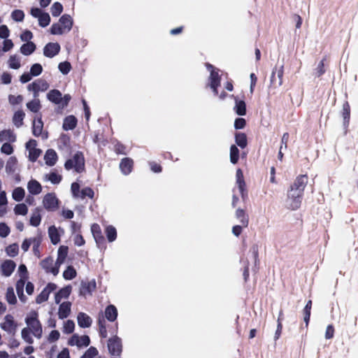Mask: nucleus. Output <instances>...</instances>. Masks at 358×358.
<instances>
[{
	"mask_svg": "<svg viewBox=\"0 0 358 358\" xmlns=\"http://www.w3.org/2000/svg\"><path fill=\"white\" fill-rule=\"evenodd\" d=\"M307 184V177L304 175L296 177L287 192L285 205L291 210L298 209L301 203L305 187Z\"/></svg>",
	"mask_w": 358,
	"mask_h": 358,
	"instance_id": "nucleus-1",
	"label": "nucleus"
},
{
	"mask_svg": "<svg viewBox=\"0 0 358 358\" xmlns=\"http://www.w3.org/2000/svg\"><path fill=\"white\" fill-rule=\"evenodd\" d=\"M27 327L21 331L22 338L28 343L34 342L33 336L41 338L43 334L41 323L38 320V314L35 310L30 311L25 317Z\"/></svg>",
	"mask_w": 358,
	"mask_h": 358,
	"instance_id": "nucleus-2",
	"label": "nucleus"
},
{
	"mask_svg": "<svg viewBox=\"0 0 358 358\" xmlns=\"http://www.w3.org/2000/svg\"><path fill=\"white\" fill-rule=\"evenodd\" d=\"M73 26V20L70 15H64L59 20L58 22L54 23L50 29V32L52 35H62L69 32Z\"/></svg>",
	"mask_w": 358,
	"mask_h": 358,
	"instance_id": "nucleus-3",
	"label": "nucleus"
},
{
	"mask_svg": "<svg viewBox=\"0 0 358 358\" xmlns=\"http://www.w3.org/2000/svg\"><path fill=\"white\" fill-rule=\"evenodd\" d=\"M66 170L73 169L78 173L83 172L85 169V159L81 152L76 153L71 159L67 160L64 164Z\"/></svg>",
	"mask_w": 358,
	"mask_h": 358,
	"instance_id": "nucleus-4",
	"label": "nucleus"
},
{
	"mask_svg": "<svg viewBox=\"0 0 358 358\" xmlns=\"http://www.w3.org/2000/svg\"><path fill=\"white\" fill-rule=\"evenodd\" d=\"M47 97L50 101L59 104L63 107L66 106L71 99V96L69 94H66L62 97V93L57 90H53L48 92Z\"/></svg>",
	"mask_w": 358,
	"mask_h": 358,
	"instance_id": "nucleus-5",
	"label": "nucleus"
},
{
	"mask_svg": "<svg viewBox=\"0 0 358 358\" xmlns=\"http://www.w3.org/2000/svg\"><path fill=\"white\" fill-rule=\"evenodd\" d=\"M49 87L48 83L42 79H38L27 86V90L34 93V97L36 98L39 92L46 91Z\"/></svg>",
	"mask_w": 358,
	"mask_h": 358,
	"instance_id": "nucleus-6",
	"label": "nucleus"
},
{
	"mask_svg": "<svg viewBox=\"0 0 358 358\" xmlns=\"http://www.w3.org/2000/svg\"><path fill=\"white\" fill-rule=\"evenodd\" d=\"M31 15L38 19V24L42 27H47L50 22V17L48 13L43 12L40 8H33L30 11Z\"/></svg>",
	"mask_w": 358,
	"mask_h": 358,
	"instance_id": "nucleus-7",
	"label": "nucleus"
},
{
	"mask_svg": "<svg viewBox=\"0 0 358 358\" xmlns=\"http://www.w3.org/2000/svg\"><path fill=\"white\" fill-rule=\"evenodd\" d=\"M90 339L88 336L73 334L68 340V345L70 346H76L78 348L87 347L90 345Z\"/></svg>",
	"mask_w": 358,
	"mask_h": 358,
	"instance_id": "nucleus-8",
	"label": "nucleus"
},
{
	"mask_svg": "<svg viewBox=\"0 0 358 358\" xmlns=\"http://www.w3.org/2000/svg\"><path fill=\"white\" fill-rule=\"evenodd\" d=\"M208 69L210 71L209 78V85L213 90L215 94H217V87L220 85V77L218 73V71L215 70L211 65H207Z\"/></svg>",
	"mask_w": 358,
	"mask_h": 358,
	"instance_id": "nucleus-9",
	"label": "nucleus"
},
{
	"mask_svg": "<svg viewBox=\"0 0 358 358\" xmlns=\"http://www.w3.org/2000/svg\"><path fill=\"white\" fill-rule=\"evenodd\" d=\"M43 205L48 210H55L58 208L59 201L54 193H48L43 197Z\"/></svg>",
	"mask_w": 358,
	"mask_h": 358,
	"instance_id": "nucleus-10",
	"label": "nucleus"
},
{
	"mask_svg": "<svg viewBox=\"0 0 358 358\" xmlns=\"http://www.w3.org/2000/svg\"><path fill=\"white\" fill-rule=\"evenodd\" d=\"M18 273L20 275V279L17 282L16 289L19 293L20 292L22 291L23 287L29 278L28 271L25 265H20L18 268Z\"/></svg>",
	"mask_w": 358,
	"mask_h": 358,
	"instance_id": "nucleus-11",
	"label": "nucleus"
},
{
	"mask_svg": "<svg viewBox=\"0 0 358 358\" xmlns=\"http://www.w3.org/2000/svg\"><path fill=\"white\" fill-rule=\"evenodd\" d=\"M108 348L112 355L119 356L122 352L121 340L117 336L110 338L108 343Z\"/></svg>",
	"mask_w": 358,
	"mask_h": 358,
	"instance_id": "nucleus-12",
	"label": "nucleus"
},
{
	"mask_svg": "<svg viewBox=\"0 0 358 358\" xmlns=\"http://www.w3.org/2000/svg\"><path fill=\"white\" fill-rule=\"evenodd\" d=\"M41 266L47 273H50L54 275L59 273V268L51 257H48L41 261Z\"/></svg>",
	"mask_w": 358,
	"mask_h": 358,
	"instance_id": "nucleus-13",
	"label": "nucleus"
},
{
	"mask_svg": "<svg viewBox=\"0 0 358 358\" xmlns=\"http://www.w3.org/2000/svg\"><path fill=\"white\" fill-rule=\"evenodd\" d=\"M61 49L60 45L58 43L50 42L47 43L43 48V55L48 58L55 57L59 52Z\"/></svg>",
	"mask_w": 358,
	"mask_h": 358,
	"instance_id": "nucleus-14",
	"label": "nucleus"
},
{
	"mask_svg": "<svg viewBox=\"0 0 358 358\" xmlns=\"http://www.w3.org/2000/svg\"><path fill=\"white\" fill-rule=\"evenodd\" d=\"M96 283L95 280H91L88 282H82L80 288V294L82 296L91 295L96 289Z\"/></svg>",
	"mask_w": 358,
	"mask_h": 358,
	"instance_id": "nucleus-15",
	"label": "nucleus"
},
{
	"mask_svg": "<svg viewBox=\"0 0 358 358\" xmlns=\"http://www.w3.org/2000/svg\"><path fill=\"white\" fill-rule=\"evenodd\" d=\"M26 148L29 151V159L31 161H36L41 153V151L36 148V142L34 140H30L26 144Z\"/></svg>",
	"mask_w": 358,
	"mask_h": 358,
	"instance_id": "nucleus-16",
	"label": "nucleus"
},
{
	"mask_svg": "<svg viewBox=\"0 0 358 358\" xmlns=\"http://www.w3.org/2000/svg\"><path fill=\"white\" fill-rule=\"evenodd\" d=\"M64 233L62 229L51 226L48 229V235L52 244L56 245L60 241V236Z\"/></svg>",
	"mask_w": 358,
	"mask_h": 358,
	"instance_id": "nucleus-17",
	"label": "nucleus"
},
{
	"mask_svg": "<svg viewBox=\"0 0 358 358\" xmlns=\"http://www.w3.org/2000/svg\"><path fill=\"white\" fill-rule=\"evenodd\" d=\"M236 184L238 187L241 196L243 197L246 194L245 183L243 172L241 169H237L236 173Z\"/></svg>",
	"mask_w": 358,
	"mask_h": 358,
	"instance_id": "nucleus-18",
	"label": "nucleus"
},
{
	"mask_svg": "<svg viewBox=\"0 0 358 358\" xmlns=\"http://www.w3.org/2000/svg\"><path fill=\"white\" fill-rule=\"evenodd\" d=\"M27 187L31 194L37 195L42 192L41 185L34 179H31L28 182Z\"/></svg>",
	"mask_w": 358,
	"mask_h": 358,
	"instance_id": "nucleus-19",
	"label": "nucleus"
},
{
	"mask_svg": "<svg viewBox=\"0 0 358 358\" xmlns=\"http://www.w3.org/2000/svg\"><path fill=\"white\" fill-rule=\"evenodd\" d=\"M71 303L69 301L63 302L59 307L58 317L59 319L67 317L71 313Z\"/></svg>",
	"mask_w": 358,
	"mask_h": 358,
	"instance_id": "nucleus-20",
	"label": "nucleus"
},
{
	"mask_svg": "<svg viewBox=\"0 0 358 358\" xmlns=\"http://www.w3.org/2000/svg\"><path fill=\"white\" fill-rule=\"evenodd\" d=\"M68 255V247L62 245L59 248L57 251V257L55 262V264L59 268L62 264L65 262V259Z\"/></svg>",
	"mask_w": 358,
	"mask_h": 358,
	"instance_id": "nucleus-21",
	"label": "nucleus"
},
{
	"mask_svg": "<svg viewBox=\"0 0 358 358\" xmlns=\"http://www.w3.org/2000/svg\"><path fill=\"white\" fill-rule=\"evenodd\" d=\"M78 325L82 328H87L92 324V319L85 313H80L77 316Z\"/></svg>",
	"mask_w": 358,
	"mask_h": 358,
	"instance_id": "nucleus-22",
	"label": "nucleus"
},
{
	"mask_svg": "<svg viewBox=\"0 0 358 358\" xmlns=\"http://www.w3.org/2000/svg\"><path fill=\"white\" fill-rule=\"evenodd\" d=\"M235 106L234 110L238 115L243 116L246 114V105L243 100L234 97Z\"/></svg>",
	"mask_w": 358,
	"mask_h": 358,
	"instance_id": "nucleus-23",
	"label": "nucleus"
},
{
	"mask_svg": "<svg viewBox=\"0 0 358 358\" xmlns=\"http://www.w3.org/2000/svg\"><path fill=\"white\" fill-rule=\"evenodd\" d=\"M71 292V287L66 286L62 288L59 292H57L55 296V300L57 303H59L62 299H66L69 297Z\"/></svg>",
	"mask_w": 358,
	"mask_h": 358,
	"instance_id": "nucleus-24",
	"label": "nucleus"
},
{
	"mask_svg": "<svg viewBox=\"0 0 358 358\" xmlns=\"http://www.w3.org/2000/svg\"><path fill=\"white\" fill-rule=\"evenodd\" d=\"M45 164L48 166H53L57 161V155L54 150H48L44 155Z\"/></svg>",
	"mask_w": 358,
	"mask_h": 358,
	"instance_id": "nucleus-25",
	"label": "nucleus"
},
{
	"mask_svg": "<svg viewBox=\"0 0 358 358\" xmlns=\"http://www.w3.org/2000/svg\"><path fill=\"white\" fill-rule=\"evenodd\" d=\"M15 267V264L12 260H6L1 264V271L5 276L11 275Z\"/></svg>",
	"mask_w": 358,
	"mask_h": 358,
	"instance_id": "nucleus-26",
	"label": "nucleus"
},
{
	"mask_svg": "<svg viewBox=\"0 0 358 358\" xmlns=\"http://www.w3.org/2000/svg\"><path fill=\"white\" fill-rule=\"evenodd\" d=\"M117 316V310L113 305H110L105 310V317L110 322H114Z\"/></svg>",
	"mask_w": 358,
	"mask_h": 358,
	"instance_id": "nucleus-27",
	"label": "nucleus"
},
{
	"mask_svg": "<svg viewBox=\"0 0 358 358\" xmlns=\"http://www.w3.org/2000/svg\"><path fill=\"white\" fill-rule=\"evenodd\" d=\"M15 136L10 130H3L0 131V142L12 143L15 141Z\"/></svg>",
	"mask_w": 358,
	"mask_h": 358,
	"instance_id": "nucleus-28",
	"label": "nucleus"
},
{
	"mask_svg": "<svg viewBox=\"0 0 358 358\" xmlns=\"http://www.w3.org/2000/svg\"><path fill=\"white\" fill-rule=\"evenodd\" d=\"M133 166V161L131 159H123L120 164V168L122 172L127 175L131 173Z\"/></svg>",
	"mask_w": 358,
	"mask_h": 358,
	"instance_id": "nucleus-29",
	"label": "nucleus"
},
{
	"mask_svg": "<svg viewBox=\"0 0 358 358\" xmlns=\"http://www.w3.org/2000/svg\"><path fill=\"white\" fill-rule=\"evenodd\" d=\"M11 196L14 201L20 202L25 196V190L22 187H17L13 189Z\"/></svg>",
	"mask_w": 358,
	"mask_h": 358,
	"instance_id": "nucleus-30",
	"label": "nucleus"
},
{
	"mask_svg": "<svg viewBox=\"0 0 358 358\" xmlns=\"http://www.w3.org/2000/svg\"><path fill=\"white\" fill-rule=\"evenodd\" d=\"M77 124V120L73 115L66 117L63 123V128L64 130H71L76 127Z\"/></svg>",
	"mask_w": 358,
	"mask_h": 358,
	"instance_id": "nucleus-31",
	"label": "nucleus"
},
{
	"mask_svg": "<svg viewBox=\"0 0 358 358\" xmlns=\"http://www.w3.org/2000/svg\"><path fill=\"white\" fill-rule=\"evenodd\" d=\"M8 64L9 68L12 69H19L21 67L20 57L16 55L10 56Z\"/></svg>",
	"mask_w": 358,
	"mask_h": 358,
	"instance_id": "nucleus-32",
	"label": "nucleus"
},
{
	"mask_svg": "<svg viewBox=\"0 0 358 358\" xmlns=\"http://www.w3.org/2000/svg\"><path fill=\"white\" fill-rule=\"evenodd\" d=\"M235 141L238 146L241 148H246L248 145L247 136L244 133H237L235 135Z\"/></svg>",
	"mask_w": 358,
	"mask_h": 358,
	"instance_id": "nucleus-33",
	"label": "nucleus"
},
{
	"mask_svg": "<svg viewBox=\"0 0 358 358\" xmlns=\"http://www.w3.org/2000/svg\"><path fill=\"white\" fill-rule=\"evenodd\" d=\"M36 49V45L32 42H27V43L23 44L20 48V52L22 54L24 55H29Z\"/></svg>",
	"mask_w": 358,
	"mask_h": 358,
	"instance_id": "nucleus-34",
	"label": "nucleus"
},
{
	"mask_svg": "<svg viewBox=\"0 0 358 358\" xmlns=\"http://www.w3.org/2000/svg\"><path fill=\"white\" fill-rule=\"evenodd\" d=\"M77 275L76 269L72 266H68L63 272V278L66 280L75 278Z\"/></svg>",
	"mask_w": 358,
	"mask_h": 358,
	"instance_id": "nucleus-35",
	"label": "nucleus"
},
{
	"mask_svg": "<svg viewBox=\"0 0 358 358\" xmlns=\"http://www.w3.org/2000/svg\"><path fill=\"white\" fill-rule=\"evenodd\" d=\"M45 180L50 181L51 183L55 185L59 184L62 180V176L55 172H51L46 174L44 177Z\"/></svg>",
	"mask_w": 358,
	"mask_h": 358,
	"instance_id": "nucleus-36",
	"label": "nucleus"
},
{
	"mask_svg": "<svg viewBox=\"0 0 358 358\" xmlns=\"http://www.w3.org/2000/svg\"><path fill=\"white\" fill-rule=\"evenodd\" d=\"M13 211L17 215L25 216L28 213V208L24 203H20L15 206Z\"/></svg>",
	"mask_w": 358,
	"mask_h": 358,
	"instance_id": "nucleus-37",
	"label": "nucleus"
},
{
	"mask_svg": "<svg viewBox=\"0 0 358 358\" xmlns=\"http://www.w3.org/2000/svg\"><path fill=\"white\" fill-rule=\"evenodd\" d=\"M236 217L240 220L241 224L246 227L248 224V217L246 215L244 210L238 208L236 212Z\"/></svg>",
	"mask_w": 358,
	"mask_h": 358,
	"instance_id": "nucleus-38",
	"label": "nucleus"
},
{
	"mask_svg": "<svg viewBox=\"0 0 358 358\" xmlns=\"http://www.w3.org/2000/svg\"><path fill=\"white\" fill-rule=\"evenodd\" d=\"M17 160L15 157H10L7 160L6 164V171L8 173H12L15 171V166L17 164Z\"/></svg>",
	"mask_w": 358,
	"mask_h": 358,
	"instance_id": "nucleus-39",
	"label": "nucleus"
},
{
	"mask_svg": "<svg viewBox=\"0 0 358 358\" xmlns=\"http://www.w3.org/2000/svg\"><path fill=\"white\" fill-rule=\"evenodd\" d=\"M230 162L233 164H236L239 159V150L235 145H232L230 147Z\"/></svg>",
	"mask_w": 358,
	"mask_h": 358,
	"instance_id": "nucleus-40",
	"label": "nucleus"
},
{
	"mask_svg": "<svg viewBox=\"0 0 358 358\" xmlns=\"http://www.w3.org/2000/svg\"><path fill=\"white\" fill-rule=\"evenodd\" d=\"M75 329V323L73 320H68L63 324L62 331L64 334H70Z\"/></svg>",
	"mask_w": 358,
	"mask_h": 358,
	"instance_id": "nucleus-41",
	"label": "nucleus"
},
{
	"mask_svg": "<svg viewBox=\"0 0 358 358\" xmlns=\"http://www.w3.org/2000/svg\"><path fill=\"white\" fill-rule=\"evenodd\" d=\"M43 124L41 118L35 119L33 122V133L35 136H39L43 130Z\"/></svg>",
	"mask_w": 358,
	"mask_h": 358,
	"instance_id": "nucleus-42",
	"label": "nucleus"
},
{
	"mask_svg": "<svg viewBox=\"0 0 358 358\" xmlns=\"http://www.w3.org/2000/svg\"><path fill=\"white\" fill-rule=\"evenodd\" d=\"M27 107L31 112L37 113L41 108L40 101L35 98V99H34L31 101H29L27 103Z\"/></svg>",
	"mask_w": 358,
	"mask_h": 358,
	"instance_id": "nucleus-43",
	"label": "nucleus"
},
{
	"mask_svg": "<svg viewBox=\"0 0 358 358\" xmlns=\"http://www.w3.org/2000/svg\"><path fill=\"white\" fill-rule=\"evenodd\" d=\"M13 321L10 316H6L5 317V322L1 324V329L6 331H11V330L13 329Z\"/></svg>",
	"mask_w": 358,
	"mask_h": 358,
	"instance_id": "nucleus-44",
	"label": "nucleus"
},
{
	"mask_svg": "<svg viewBox=\"0 0 358 358\" xmlns=\"http://www.w3.org/2000/svg\"><path fill=\"white\" fill-rule=\"evenodd\" d=\"M24 115H25L24 113L21 110H18L15 113L13 120L14 124L17 127H20L22 124V121L24 117Z\"/></svg>",
	"mask_w": 358,
	"mask_h": 358,
	"instance_id": "nucleus-45",
	"label": "nucleus"
},
{
	"mask_svg": "<svg viewBox=\"0 0 358 358\" xmlns=\"http://www.w3.org/2000/svg\"><path fill=\"white\" fill-rule=\"evenodd\" d=\"M19 248L17 244L13 243L6 248V252L9 257H15L18 254Z\"/></svg>",
	"mask_w": 358,
	"mask_h": 358,
	"instance_id": "nucleus-46",
	"label": "nucleus"
},
{
	"mask_svg": "<svg viewBox=\"0 0 358 358\" xmlns=\"http://www.w3.org/2000/svg\"><path fill=\"white\" fill-rule=\"evenodd\" d=\"M41 221V216L38 210L34 212L30 217V224L34 227H37L40 224Z\"/></svg>",
	"mask_w": 358,
	"mask_h": 358,
	"instance_id": "nucleus-47",
	"label": "nucleus"
},
{
	"mask_svg": "<svg viewBox=\"0 0 358 358\" xmlns=\"http://www.w3.org/2000/svg\"><path fill=\"white\" fill-rule=\"evenodd\" d=\"M22 101L23 96L22 95L10 94L8 96V102L12 106L20 104Z\"/></svg>",
	"mask_w": 358,
	"mask_h": 358,
	"instance_id": "nucleus-48",
	"label": "nucleus"
},
{
	"mask_svg": "<svg viewBox=\"0 0 358 358\" xmlns=\"http://www.w3.org/2000/svg\"><path fill=\"white\" fill-rule=\"evenodd\" d=\"M58 69L62 74L66 75L71 71V65L69 62H63L59 64Z\"/></svg>",
	"mask_w": 358,
	"mask_h": 358,
	"instance_id": "nucleus-49",
	"label": "nucleus"
},
{
	"mask_svg": "<svg viewBox=\"0 0 358 358\" xmlns=\"http://www.w3.org/2000/svg\"><path fill=\"white\" fill-rule=\"evenodd\" d=\"M63 10L62 5L58 2H55L51 7L52 15L55 17L59 16Z\"/></svg>",
	"mask_w": 358,
	"mask_h": 358,
	"instance_id": "nucleus-50",
	"label": "nucleus"
},
{
	"mask_svg": "<svg viewBox=\"0 0 358 358\" xmlns=\"http://www.w3.org/2000/svg\"><path fill=\"white\" fill-rule=\"evenodd\" d=\"M7 301L10 304H15L16 303V297L12 287L8 288L6 294Z\"/></svg>",
	"mask_w": 358,
	"mask_h": 358,
	"instance_id": "nucleus-51",
	"label": "nucleus"
},
{
	"mask_svg": "<svg viewBox=\"0 0 358 358\" xmlns=\"http://www.w3.org/2000/svg\"><path fill=\"white\" fill-rule=\"evenodd\" d=\"M10 232V227L5 222H0V237L6 238Z\"/></svg>",
	"mask_w": 358,
	"mask_h": 358,
	"instance_id": "nucleus-52",
	"label": "nucleus"
},
{
	"mask_svg": "<svg viewBox=\"0 0 358 358\" xmlns=\"http://www.w3.org/2000/svg\"><path fill=\"white\" fill-rule=\"evenodd\" d=\"M43 71V67L40 64H34L30 69V73L32 76H38Z\"/></svg>",
	"mask_w": 358,
	"mask_h": 358,
	"instance_id": "nucleus-53",
	"label": "nucleus"
},
{
	"mask_svg": "<svg viewBox=\"0 0 358 358\" xmlns=\"http://www.w3.org/2000/svg\"><path fill=\"white\" fill-rule=\"evenodd\" d=\"M106 231L107 238H108V241L110 242L113 241L116 238V235H117L116 229L112 226H108L106 228Z\"/></svg>",
	"mask_w": 358,
	"mask_h": 358,
	"instance_id": "nucleus-54",
	"label": "nucleus"
},
{
	"mask_svg": "<svg viewBox=\"0 0 358 358\" xmlns=\"http://www.w3.org/2000/svg\"><path fill=\"white\" fill-rule=\"evenodd\" d=\"M36 238L37 237H32L24 239L21 245L22 250L24 252L28 251L29 247L34 245V240H36Z\"/></svg>",
	"mask_w": 358,
	"mask_h": 358,
	"instance_id": "nucleus-55",
	"label": "nucleus"
},
{
	"mask_svg": "<svg viewBox=\"0 0 358 358\" xmlns=\"http://www.w3.org/2000/svg\"><path fill=\"white\" fill-rule=\"evenodd\" d=\"M343 117L345 121V123H348L350 119V105L348 102H345L343 105Z\"/></svg>",
	"mask_w": 358,
	"mask_h": 358,
	"instance_id": "nucleus-56",
	"label": "nucleus"
},
{
	"mask_svg": "<svg viewBox=\"0 0 358 358\" xmlns=\"http://www.w3.org/2000/svg\"><path fill=\"white\" fill-rule=\"evenodd\" d=\"M98 355V350L94 347H90L80 358H94Z\"/></svg>",
	"mask_w": 358,
	"mask_h": 358,
	"instance_id": "nucleus-57",
	"label": "nucleus"
},
{
	"mask_svg": "<svg viewBox=\"0 0 358 358\" xmlns=\"http://www.w3.org/2000/svg\"><path fill=\"white\" fill-rule=\"evenodd\" d=\"M60 337V333L57 330H52L50 332L48 336V341L50 343H53L59 340Z\"/></svg>",
	"mask_w": 358,
	"mask_h": 358,
	"instance_id": "nucleus-58",
	"label": "nucleus"
},
{
	"mask_svg": "<svg viewBox=\"0 0 358 358\" xmlns=\"http://www.w3.org/2000/svg\"><path fill=\"white\" fill-rule=\"evenodd\" d=\"M12 18L17 22H20L24 19V14L21 10H15L11 14Z\"/></svg>",
	"mask_w": 358,
	"mask_h": 358,
	"instance_id": "nucleus-59",
	"label": "nucleus"
},
{
	"mask_svg": "<svg viewBox=\"0 0 358 358\" xmlns=\"http://www.w3.org/2000/svg\"><path fill=\"white\" fill-rule=\"evenodd\" d=\"M13 146L8 143H4L1 148V152L7 155H10L13 152Z\"/></svg>",
	"mask_w": 358,
	"mask_h": 358,
	"instance_id": "nucleus-60",
	"label": "nucleus"
},
{
	"mask_svg": "<svg viewBox=\"0 0 358 358\" xmlns=\"http://www.w3.org/2000/svg\"><path fill=\"white\" fill-rule=\"evenodd\" d=\"M92 233L96 240L101 238V230L99 224H93L91 227Z\"/></svg>",
	"mask_w": 358,
	"mask_h": 358,
	"instance_id": "nucleus-61",
	"label": "nucleus"
},
{
	"mask_svg": "<svg viewBox=\"0 0 358 358\" xmlns=\"http://www.w3.org/2000/svg\"><path fill=\"white\" fill-rule=\"evenodd\" d=\"M34 245L33 246V252L35 256H36L38 258L40 257V252H39V246L41 243V240L40 237H37L36 240H34Z\"/></svg>",
	"mask_w": 358,
	"mask_h": 358,
	"instance_id": "nucleus-62",
	"label": "nucleus"
},
{
	"mask_svg": "<svg viewBox=\"0 0 358 358\" xmlns=\"http://www.w3.org/2000/svg\"><path fill=\"white\" fill-rule=\"evenodd\" d=\"M85 196H88L89 198H93L94 196V191L90 188H85L83 189L80 194V197L83 199Z\"/></svg>",
	"mask_w": 358,
	"mask_h": 358,
	"instance_id": "nucleus-63",
	"label": "nucleus"
},
{
	"mask_svg": "<svg viewBox=\"0 0 358 358\" xmlns=\"http://www.w3.org/2000/svg\"><path fill=\"white\" fill-rule=\"evenodd\" d=\"M49 295L43 289V291L37 296L36 302L37 303H41L46 301L48 299Z\"/></svg>",
	"mask_w": 358,
	"mask_h": 358,
	"instance_id": "nucleus-64",
	"label": "nucleus"
}]
</instances>
